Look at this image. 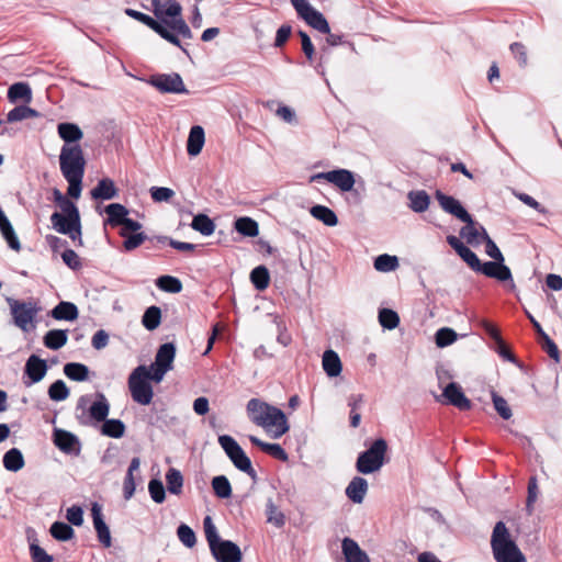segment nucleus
<instances>
[{
    "instance_id": "nucleus-1",
    "label": "nucleus",
    "mask_w": 562,
    "mask_h": 562,
    "mask_svg": "<svg viewBox=\"0 0 562 562\" xmlns=\"http://www.w3.org/2000/svg\"><path fill=\"white\" fill-rule=\"evenodd\" d=\"M110 403L102 392L81 395L75 407V417L81 426L101 425L103 436L119 439L125 434L126 427L121 419H108Z\"/></svg>"
},
{
    "instance_id": "nucleus-2",
    "label": "nucleus",
    "mask_w": 562,
    "mask_h": 562,
    "mask_svg": "<svg viewBox=\"0 0 562 562\" xmlns=\"http://www.w3.org/2000/svg\"><path fill=\"white\" fill-rule=\"evenodd\" d=\"M491 547L496 562H526L525 555L503 521H497L494 526Z\"/></svg>"
},
{
    "instance_id": "nucleus-3",
    "label": "nucleus",
    "mask_w": 562,
    "mask_h": 562,
    "mask_svg": "<svg viewBox=\"0 0 562 562\" xmlns=\"http://www.w3.org/2000/svg\"><path fill=\"white\" fill-rule=\"evenodd\" d=\"M250 405L252 408H255L256 405L259 407L261 405L265 406L266 412H263V415L256 416L254 424L271 431L272 438L278 439L289 431L290 425L282 409L267 402H252Z\"/></svg>"
},
{
    "instance_id": "nucleus-4",
    "label": "nucleus",
    "mask_w": 562,
    "mask_h": 562,
    "mask_svg": "<svg viewBox=\"0 0 562 562\" xmlns=\"http://www.w3.org/2000/svg\"><path fill=\"white\" fill-rule=\"evenodd\" d=\"M387 442L383 438L375 439L367 450L359 453L356 470L361 474L379 471L385 463Z\"/></svg>"
},
{
    "instance_id": "nucleus-5",
    "label": "nucleus",
    "mask_w": 562,
    "mask_h": 562,
    "mask_svg": "<svg viewBox=\"0 0 562 562\" xmlns=\"http://www.w3.org/2000/svg\"><path fill=\"white\" fill-rule=\"evenodd\" d=\"M59 168L64 178L83 177L86 159L80 145H63Z\"/></svg>"
},
{
    "instance_id": "nucleus-6",
    "label": "nucleus",
    "mask_w": 562,
    "mask_h": 562,
    "mask_svg": "<svg viewBox=\"0 0 562 562\" xmlns=\"http://www.w3.org/2000/svg\"><path fill=\"white\" fill-rule=\"evenodd\" d=\"M218 443L237 470L249 475L251 480H257V473L252 468L251 460L235 438L229 435H221L218 436Z\"/></svg>"
},
{
    "instance_id": "nucleus-7",
    "label": "nucleus",
    "mask_w": 562,
    "mask_h": 562,
    "mask_svg": "<svg viewBox=\"0 0 562 562\" xmlns=\"http://www.w3.org/2000/svg\"><path fill=\"white\" fill-rule=\"evenodd\" d=\"M146 366L136 367L128 376V390L134 402L140 405L150 404L154 390L150 382L146 379Z\"/></svg>"
},
{
    "instance_id": "nucleus-8",
    "label": "nucleus",
    "mask_w": 562,
    "mask_h": 562,
    "mask_svg": "<svg viewBox=\"0 0 562 562\" xmlns=\"http://www.w3.org/2000/svg\"><path fill=\"white\" fill-rule=\"evenodd\" d=\"M124 13L131 19L144 24L145 26L154 31L157 35H159L162 40L180 48L183 53L188 55V50L183 47L181 41L176 36V34L170 32L167 27H164V24L157 21L155 16H151L149 14L131 8L124 9Z\"/></svg>"
},
{
    "instance_id": "nucleus-9",
    "label": "nucleus",
    "mask_w": 562,
    "mask_h": 562,
    "mask_svg": "<svg viewBox=\"0 0 562 562\" xmlns=\"http://www.w3.org/2000/svg\"><path fill=\"white\" fill-rule=\"evenodd\" d=\"M124 13L131 19L144 24L145 26L154 31L157 35H159L162 40L180 48L183 53L188 55V50L183 47L181 41L176 36V34L170 32L167 27H164V24L157 21L155 16H151L149 14L131 8L124 9Z\"/></svg>"
},
{
    "instance_id": "nucleus-10",
    "label": "nucleus",
    "mask_w": 562,
    "mask_h": 562,
    "mask_svg": "<svg viewBox=\"0 0 562 562\" xmlns=\"http://www.w3.org/2000/svg\"><path fill=\"white\" fill-rule=\"evenodd\" d=\"M124 13L131 19L144 24L145 26L154 31L157 35H159L162 40L180 48L183 53L188 55V50L183 47L181 41L176 36V34L170 32L167 27H164V24L157 21L155 16H151L149 14L131 8L124 9Z\"/></svg>"
},
{
    "instance_id": "nucleus-11",
    "label": "nucleus",
    "mask_w": 562,
    "mask_h": 562,
    "mask_svg": "<svg viewBox=\"0 0 562 562\" xmlns=\"http://www.w3.org/2000/svg\"><path fill=\"white\" fill-rule=\"evenodd\" d=\"M124 13L131 19L144 24L145 26L154 31L157 35H159L162 40L180 48L183 53L188 55V50L183 47L181 41L176 36V34L170 32L167 27H164V24L157 21L155 16H151L149 14L131 8L124 9Z\"/></svg>"
},
{
    "instance_id": "nucleus-12",
    "label": "nucleus",
    "mask_w": 562,
    "mask_h": 562,
    "mask_svg": "<svg viewBox=\"0 0 562 562\" xmlns=\"http://www.w3.org/2000/svg\"><path fill=\"white\" fill-rule=\"evenodd\" d=\"M300 19L321 33H329V23L325 15L307 0H290Z\"/></svg>"
},
{
    "instance_id": "nucleus-13",
    "label": "nucleus",
    "mask_w": 562,
    "mask_h": 562,
    "mask_svg": "<svg viewBox=\"0 0 562 562\" xmlns=\"http://www.w3.org/2000/svg\"><path fill=\"white\" fill-rule=\"evenodd\" d=\"M147 83L160 93L189 94L182 77L178 72L155 74L147 79Z\"/></svg>"
},
{
    "instance_id": "nucleus-14",
    "label": "nucleus",
    "mask_w": 562,
    "mask_h": 562,
    "mask_svg": "<svg viewBox=\"0 0 562 562\" xmlns=\"http://www.w3.org/2000/svg\"><path fill=\"white\" fill-rule=\"evenodd\" d=\"M13 323L24 331L33 327L35 308L32 304H26L14 299H8Z\"/></svg>"
},
{
    "instance_id": "nucleus-15",
    "label": "nucleus",
    "mask_w": 562,
    "mask_h": 562,
    "mask_svg": "<svg viewBox=\"0 0 562 562\" xmlns=\"http://www.w3.org/2000/svg\"><path fill=\"white\" fill-rule=\"evenodd\" d=\"M145 10L151 11L160 23H167L168 19L179 15L182 5L177 0H150V5L140 3Z\"/></svg>"
},
{
    "instance_id": "nucleus-16",
    "label": "nucleus",
    "mask_w": 562,
    "mask_h": 562,
    "mask_svg": "<svg viewBox=\"0 0 562 562\" xmlns=\"http://www.w3.org/2000/svg\"><path fill=\"white\" fill-rule=\"evenodd\" d=\"M321 179L333 183L342 192H351L356 183L355 173L348 169H335L326 172H319L312 177V180Z\"/></svg>"
},
{
    "instance_id": "nucleus-17",
    "label": "nucleus",
    "mask_w": 562,
    "mask_h": 562,
    "mask_svg": "<svg viewBox=\"0 0 562 562\" xmlns=\"http://www.w3.org/2000/svg\"><path fill=\"white\" fill-rule=\"evenodd\" d=\"M476 272H480L487 278L496 279L497 281H501V282L509 281L510 290L516 289V285L513 280L512 271L504 263V261L494 260V261L480 262V267L477 268Z\"/></svg>"
},
{
    "instance_id": "nucleus-18",
    "label": "nucleus",
    "mask_w": 562,
    "mask_h": 562,
    "mask_svg": "<svg viewBox=\"0 0 562 562\" xmlns=\"http://www.w3.org/2000/svg\"><path fill=\"white\" fill-rule=\"evenodd\" d=\"M53 442L66 454L76 457L80 454L81 442L75 434L68 430L55 428L53 431Z\"/></svg>"
},
{
    "instance_id": "nucleus-19",
    "label": "nucleus",
    "mask_w": 562,
    "mask_h": 562,
    "mask_svg": "<svg viewBox=\"0 0 562 562\" xmlns=\"http://www.w3.org/2000/svg\"><path fill=\"white\" fill-rule=\"evenodd\" d=\"M435 198L446 213L453 215L461 222H471V214L458 199L448 195L440 190L435 192Z\"/></svg>"
},
{
    "instance_id": "nucleus-20",
    "label": "nucleus",
    "mask_w": 562,
    "mask_h": 562,
    "mask_svg": "<svg viewBox=\"0 0 562 562\" xmlns=\"http://www.w3.org/2000/svg\"><path fill=\"white\" fill-rule=\"evenodd\" d=\"M53 228L59 234L71 233L80 224V213L78 209L71 210L69 213L54 212L50 215Z\"/></svg>"
},
{
    "instance_id": "nucleus-21",
    "label": "nucleus",
    "mask_w": 562,
    "mask_h": 562,
    "mask_svg": "<svg viewBox=\"0 0 562 562\" xmlns=\"http://www.w3.org/2000/svg\"><path fill=\"white\" fill-rule=\"evenodd\" d=\"M211 552L217 562H240L241 551L239 547L229 540H220L213 547Z\"/></svg>"
},
{
    "instance_id": "nucleus-22",
    "label": "nucleus",
    "mask_w": 562,
    "mask_h": 562,
    "mask_svg": "<svg viewBox=\"0 0 562 562\" xmlns=\"http://www.w3.org/2000/svg\"><path fill=\"white\" fill-rule=\"evenodd\" d=\"M446 403L460 411H469L472 407L471 401L464 395L462 387L457 382H450L442 392Z\"/></svg>"
},
{
    "instance_id": "nucleus-23",
    "label": "nucleus",
    "mask_w": 562,
    "mask_h": 562,
    "mask_svg": "<svg viewBox=\"0 0 562 562\" xmlns=\"http://www.w3.org/2000/svg\"><path fill=\"white\" fill-rule=\"evenodd\" d=\"M91 516L93 521V527L97 532L98 540L104 548H110L112 544L111 532L109 526L104 521L101 507L98 503H94L91 508Z\"/></svg>"
},
{
    "instance_id": "nucleus-24",
    "label": "nucleus",
    "mask_w": 562,
    "mask_h": 562,
    "mask_svg": "<svg viewBox=\"0 0 562 562\" xmlns=\"http://www.w3.org/2000/svg\"><path fill=\"white\" fill-rule=\"evenodd\" d=\"M341 549L346 562H370L369 555L349 537L342 539Z\"/></svg>"
},
{
    "instance_id": "nucleus-25",
    "label": "nucleus",
    "mask_w": 562,
    "mask_h": 562,
    "mask_svg": "<svg viewBox=\"0 0 562 562\" xmlns=\"http://www.w3.org/2000/svg\"><path fill=\"white\" fill-rule=\"evenodd\" d=\"M368 481L362 476H355L346 487V496L355 504H361L368 492Z\"/></svg>"
},
{
    "instance_id": "nucleus-26",
    "label": "nucleus",
    "mask_w": 562,
    "mask_h": 562,
    "mask_svg": "<svg viewBox=\"0 0 562 562\" xmlns=\"http://www.w3.org/2000/svg\"><path fill=\"white\" fill-rule=\"evenodd\" d=\"M48 315L56 321L74 322L79 316L78 307L75 303L68 301H60Z\"/></svg>"
},
{
    "instance_id": "nucleus-27",
    "label": "nucleus",
    "mask_w": 562,
    "mask_h": 562,
    "mask_svg": "<svg viewBox=\"0 0 562 562\" xmlns=\"http://www.w3.org/2000/svg\"><path fill=\"white\" fill-rule=\"evenodd\" d=\"M57 132L59 137L65 142L64 145H79L78 142L83 137L81 128L76 123H58Z\"/></svg>"
},
{
    "instance_id": "nucleus-28",
    "label": "nucleus",
    "mask_w": 562,
    "mask_h": 562,
    "mask_svg": "<svg viewBox=\"0 0 562 562\" xmlns=\"http://www.w3.org/2000/svg\"><path fill=\"white\" fill-rule=\"evenodd\" d=\"M106 213V218L104 221V225H110L111 227H121L128 216V210L120 203H111L104 209Z\"/></svg>"
},
{
    "instance_id": "nucleus-29",
    "label": "nucleus",
    "mask_w": 562,
    "mask_h": 562,
    "mask_svg": "<svg viewBox=\"0 0 562 562\" xmlns=\"http://www.w3.org/2000/svg\"><path fill=\"white\" fill-rule=\"evenodd\" d=\"M119 190L114 181L110 178H102L98 181L97 186L91 190V196L94 200H111L116 198Z\"/></svg>"
},
{
    "instance_id": "nucleus-30",
    "label": "nucleus",
    "mask_w": 562,
    "mask_h": 562,
    "mask_svg": "<svg viewBox=\"0 0 562 562\" xmlns=\"http://www.w3.org/2000/svg\"><path fill=\"white\" fill-rule=\"evenodd\" d=\"M204 142L205 133L203 127L200 125L192 126L187 140L188 155L192 157L198 156L203 148Z\"/></svg>"
},
{
    "instance_id": "nucleus-31",
    "label": "nucleus",
    "mask_w": 562,
    "mask_h": 562,
    "mask_svg": "<svg viewBox=\"0 0 562 562\" xmlns=\"http://www.w3.org/2000/svg\"><path fill=\"white\" fill-rule=\"evenodd\" d=\"M327 36L325 38V43L319 48V58L318 64L316 65L317 71L319 68L324 66L329 60L330 57V47L338 46L344 43L342 34H335L329 31V33H325Z\"/></svg>"
},
{
    "instance_id": "nucleus-32",
    "label": "nucleus",
    "mask_w": 562,
    "mask_h": 562,
    "mask_svg": "<svg viewBox=\"0 0 562 562\" xmlns=\"http://www.w3.org/2000/svg\"><path fill=\"white\" fill-rule=\"evenodd\" d=\"M32 89L27 83L16 82L13 83L8 90V100L11 103L22 102L24 104H29L32 102Z\"/></svg>"
},
{
    "instance_id": "nucleus-33",
    "label": "nucleus",
    "mask_w": 562,
    "mask_h": 562,
    "mask_svg": "<svg viewBox=\"0 0 562 562\" xmlns=\"http://www.w3.org/2000/svg\"><path fill=\"white\" fill-rule=\"evenodd\" d=\"M164 27H167L170 32L176 34V36L180 40V37L184 40L193 38V33L183 19L182 12L179 15L168 19L167 23L164 24Z\"/></svg>"
},
{
    "instance_id": "nucleus-34",
    "label": "nucleus",
    "mask_w": 562,
    "mask_h": 562,
    "mask_svg": "<svg viewBox=\"0 0 562 562\" xmlns=\"http://www.w3.org/2000/svg\"><path fill=\"white\" fill-rule=\"evenodd\" d=\"M249 441L260 448L263 452L271 456L272 458L285 462L289 459L286 451L279 443L265 442L256 436L250 435Z\"/></svg>"
},
{
    "instance_id": "nucleus-35",
    "label": "nucleus",
    "mask_w": 562,
    "mask_h": 562,
    "mask_svg": "<svg viewBox=\"0 0 562 562\" xmlns=\"http://www.w3.org/2000/svg\"><path fill=\"white\" fill-rule=\"evenodd\" d=\"M408 207L415 213H424L430 205V196L425 190H412L407 193Z\"/></svg>"
},
{
    "instance_id": "nucleus-36",
    "label": "nucleus",
    "mask_w": 562,
    "mask_h": 562,
    "mask_svg": "<svg viewBox=\"0 0 562 562\" xmlns=\"http://www.w3.org/2000/svg\"><path fill=\"white\" fill-rule=\"evenodd\" d=\"M323 369L329 378H336L341 373L342 366L338 353L331 349L323 353Z\"/></svg>"
},
{
    "instance_id": "nucleus-37",
    "label": "nucleus",
    "mask_w": 562,
    "mask_h": 562,
    "mask_svg": "<svg viewBox=\"0 0 562 562\" xmlns=\"http://www.w3.org/2000/svg\"><path fill=\"white\" fill-rule=\"evenodd\" d=\"M176 357V346L173 342H165L159 346L155 362L156 366L165 367L169 370L173 368L172 363Z\"/></svg>"
},
{
    "instance_id": "nucleus-38",
    "label": "nucleus",
    "mask_w": 562,
    "mask_h": 562,
    "mask_svg": "<svg viewBox=\"0 0 562 562\" xmlns=\"http://www.w3.org/2000/svg\"><path fill=\"white\" fill-rule=\"evenodd\" d=\"M67 329H50L43 337V344L50 350H58L67 344Z\"/></svg>"
},
{
    "instance_id": "nucleus-39",
    "label": "nucleus",
    "mask_w": 562,
    "mask_h": 562,
    "mask_svg": "<svg viewBox=\"0 0 562 562\" xmlns=\"http://www.w3.org/2000/svg\"><path fill=\"white\" fill-rule=\"evenodd\" d=\"M140 465V459L138 457H134L128 465L126 475L123 482V495L125 499H130L136 490V484L134 480V471H137Z\"/></svg>"
},
{
    "instance_id": "nucleus-40",
    "label": "nucleus",
    "mask_w": 562,
    "mask_h": 562,
    "mask_svg": "<svg viewBox=\"0 0 562 562\" xmlns=\"http://www.w3.org/2000/svg\"><path fill=\"white\" fill-rule=\"evenodd\" d=\"M310 213L314 218L318 220L326 226L333 227L338 224V217L336 213L328 206L321 204L314 205L311 207Z\"/></svg>"
},
{
    "instance_id": "nucleus-41",
    "label": "nucleus",
    "mask_w": 562,
    "mask_h": 562,
    "mask_svg": "<svg viewBox=\"0 0 562 562\" xmlns=\"http://www.w3.org/2000/svg\"><path fill=\"white\" fill-rule=\"evenodd\" d=\"M89 368L80 362H68L64 366V374L76 382H83L89 379Z\"/></svg>"
},
{
    "instance_id": "nucleus-42",
    "label": "nucleus",
    "mask_w": 562,
    "mask_h": 562,
    "mask_svg": "<svg viewBox=\"0 0 562 562\" xmlns=\"http://www.w3.org/2000/svg\"><path fill=\"white\" fill-rule=\"evenodd\" d=\"M156 286L167 293L177 294L182 291V282L179 278L164 274L156 279Z\"/></svg>"
},
{
    "instance_id": "nucleus-43",
    "label": "nucleus",
    "mask_w": 562,
    "mask_h": 562,
    "mask_svg": "<svg viewBox=\"0 0 562 562\" xmlns=\"http://www.w3.org/2000/svg\"><path fill=\"white\" fill-rule=\"evenodd\" d=\"M234 227L237 233L246 237H256L259 234L258 223L248 216L237 218Z\"/></svg>"
},
{
    "instance_id": "nucleus-44",
    "label": "nucleus",
    "mask_w": 562,
    "mask_h": 562,
    "mask_svg": "<svg viewBox=\"0 0 562 562\" xmlns=\"http://www.w3.org/2000/svg\"><path fill=\"white\" fill-rule=\"evenodd\" d=\"M250 281L258 291H263L269 286L270 274L266 266H257L250 272Z\"/></svg>"
},
{
    "instance_id": "nucleus-45",
    "label": "nucleus",
    "mask_w": 562,
    "mask_h": 562,
    "mask_svg": "<svg viewBox=\"0 0 562 562\" xmlns=\"http://www.w3.org/2000/svg\"><path fill=\"white\" fill-rule=\"evenodd\" d=\"M2 461L4 469L11 472H18L24 467L22 452L16 448L8 450Z\"/></svg>"
},
{
    "instance_id": "nucleus-46",
    "label": "nucleus",
    "mask_w": 562,
    "mask_h": 562,
    "mask_svg": "<svg viewBox=\"0 0 562 562\" xmlns=\"http://www.w3.org/2000/svg\"><path fill=\"white\" fill-rule=\"evenodd\" d=\"M161 323V310L156 305L147 307L142 316L143 326L153 331L159 327Z\"/></svg>"
},
{
    "instance_id": "nucleus-47",
    "label": "nucleus",
    "mask_w": 562,
    "mask_h": 562,
    "mask_svg": "<svg viewBox=\"0 0 562 562\" xmlns=\"http://www.w3.org/2000/svg\"><path fill=\"white\" fill-rule=\"evenodd\" d=\"M50 536L57 541H68L75 537L74 528L64 521H55L49 528Z\"/></svg>"
},
{
    "instance_id": "nucleus-48",
    "label": "nucleus",
    "mask_w": 562,
    "mask_h": 562,
    "mask_svg": "<svg viewBox=\"0 0 562 562\" xmlns=\"http://www.w3.org/2000/svg\"><path fill=\"white\" fill-rule=\"evenodd\" d=\"M192 229L199 232L204 236H210L215 231V224L212 218H210L206 214H198L193 216V220L190 224Z\"/></svg>"
},
{
    "instance_id": "nucleus-49",
    "label": "nucleus",
    "mask_w": 562,
    "mask_h": 562,
    "mask_svg": "<svg viewBox=\"0 0 562 562\" xmlns=\"http://www.w3.org/2000/svg\"><path fill=\"white\" fill-rule=\"evenodd\" d=\"M167 490L170 494L180 495L183 487V476L176 468H169L166 472Z\"/></svg>"
},
{
    "instance_id": "nucleus-50",
    "label": "nucleus",
    "mask_w": 562,
    "mask_h": 562,
    "mask_svg": "<svg viewBox=\"0 0 562 562\" xmlns=\"http://www.w3.org/2000/svg\"><path fill=\"white\" fill-rule=\"evenodd\" d=\"M211 485L216 497L226 499L232 496V485L225 475L214 476Z\"/></svg>"
},
{
    "instance_id": "nucleus-51",
    "label": "nucleus",
    "mask_w": 562,
    "mask_h": 562,
    "mask_svg": "<svg viewBox=\"0 0 562 562\" xmlns=\"http://www.w3.org/2000/svg\"><path fill=\"white\" fill-rule=\"evenodd\" d=\"M119 235L123 238V248L125 251L130 252L138 248L145 241L153 243V238L146 235L145 233H136L125 235V233H119Z\"/></svg>"
},
{
    "instance_id": "nucleus-52",
    "label": "nucleus",
    "mask_w": 562,
    "mask_h": 562,
    "mask_svg": "<svg viewBox=\"0 0 562 562\" xmlns=\"http://www.w3.org/2000/svg\"><path fill=\"white\" fill-rule=\"evenodd\" d=\"M0 231L3 235V237L5 238V240L8 241L9 246L14 250H19L20 249L19 240L14 235V231H13L9 220L7 218L4 212L1 209H0Z\"/></svg>"
},
{
    "instance_id": "nucleus-53",
    "label": "nucleus",
    "mask_w": 562,
    "mask_h": 562,
    "mask_svg": "<svg viewBox=\"0 0 562 562\" xmlns=\"http://www.w3.org/2000/svg\"><path fill=\"white\" fill-rule=\"evenodd\" d=\"M35 111L26 104L18 105L7 114V123H15L24 120L33 119Z\"/></svg>"
},
{
    "instance_id": "nucleus-54",
    "label": "nucleus",
    "mask_w": 562,
    "mask_h": 562,
    "mask_svg": "<svg viewBox=\"0 0 562 562\" xmlns=\"http://www.w3.org/2000/svg\"><path fill=\"white\" fill-rule=\"evenodd\" d=\"M379 323L380 325L389 330H392L396 328L400 324V316L398 314L391 308H381L379 311Z\"/></svg>"
},
{
    "instance_id": "nucleus-55",
    "label": "nucleus",
    "mask_w": 562,
    "mask_h": 562,
    "mask_svg": "<svg viewBox=\"0 0 562 562\" xmlns=\"http://www.w3.org/2000/svg\"><path fill=\"white\" fill-rule=\"evenodd\" d=\"M398 267V258L389 254L379 255L374 259V268L381 272H390Z\"/></svg>"
},
{
    "instance_id": "nucleus-56",
    "label": "nucleus",
    "mask_w": 562,
    "mask_h": 562,
    "mask_svg": "<svg viewBox=\"0 0 562 562\" xmlns=\"http://www.w3.org/2000/svg\"><path fill=\"white\" fill-rule=\"evenodd\" d=\"M267 521L281 528L285 524V516L278 509L272 499H268L266 505Z\"/></svg>"
},
{
    "instance_id": "nucleus-57",
    "label": "nucleus",
    "mask_w": 562,
    "mask_h": 562,
    "mask_svg": "<svg viewBox=\"0 0 562 562\" xmlns=\"http://www.w3.org/2000/svg\"><path fill=\"white\" fill-rule=\"evenodd\" d=\"M457 338V333L449 327L439 328L435 334V342L439 348H445L452 345Z\"/></svg>"
},
{
    "instance_id": "nucleus-58",
    "label": "nucleus",
    "mask_w": 562,
    "mask_h": 562,
    "mask_svg": "<svg viewBox=\"0 0 562 562\" xmlns=\"http://www.w3.org/2000/svg\"><path fill=\"white\" fill-rule=\"evenodd\" d=\"M148 492L150 498L156 504H162L166 499V490L160 479L153 477L148 482Z\"/></svg>"
},
{
    "instance_id": "nucleus-59",
    "label": "nucleus",
    "mask_w": 562,
    "mask_h": 562,
    "mask_svg": "<svg viewBox=\"0 0 562 562\" xmlns=\"http://www.w3.org/2000/svg\"><path fill=\"white\" fill-rule=\"evenodd\" d=\"M48 396L55 402L65 401L69 396V389L63 380H56L48 389Z\"/></svg>"
},
{
    "instance_id": "nucleus-60",
    "label": "nucleus",
    "mask_w": 562,
    "mask_h": 562,
    "mask_svg": "<svg viewBox=\"0 0 562 562\" xmlns=\"http://www.w3.org/2000/svg\"><path fill=\"white\" fill-rule=\"evenodd\" d=\"M482 234L481 238L485 243V251L486 254L494 260L504 261V256L497 245L491 239L486 229L481 225L480 226Z\"/></svg>"
},
{
    "instance_id": "nucleus-61",
    "label": "nucleus",
    "mask_w": 562,
    "mask_h": 562,
    "mask_svg": "<svg viewBox=\"0 0 562 562\" xmlns=\"http://www.w3.org/2000/svg\"><path fill=\"white\" fill-rule=\"evenodd\" d=\"M177 536L179 540L187 548H193L196 543V536L193 529L187 524H180L177 528Z\"/></svg>"
},
{
    "instance_id": "nucleus-62",
    "label": "nucleus",
    "mask_w": 562,
    "mask_h": 562,
    "mask_svg": "<svg viewBox=\"0 0 562 562\" xmlns=\"http://www.w3.org/2000/svg\"><path fill=\"white\" fill-rule=\"evenodd\" d=\"M60 257L63 259V262L71 270L74 271H78L82 268V261H81V258L78 256V254L70 249V248H65L61 252H60Z\"/></svg>"
},
{
    "instance_id": "nucleus-63",
    "label": "nucleus",
    "mask_w": 562,
    "mask_h": 562,
    "mask_svg": "<svg viewBox=\"0 0 562 562\" xmlns=\"http://www.w3.org/2000/svg\"><path fill=\"white\" fill-rule=\"evenodd\" d=\"M492 401L497 414L503 419L508 420L512 417L513 413L507 404V401L503 396L498 395L496 392H492Z\"/></svg>"
},
{
    "instance_id": "nucleus-64",
    "label": "nucleus",
    "mask_w": 562,
    "mask_h": 562,
    "mask_svg": "<svg viewBox=\"0 0 562 562\" xmlns=\"http://www.w3.org/2000/svg\"><path fill=\"white\" fill-rule=\"evenodd\" d=\"M54 202L60 207L64 213H69L71 210L78 209L77 205L58 189L53 190Z\"/></svg>"
}]
</instances>
